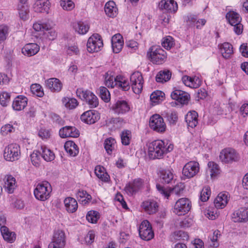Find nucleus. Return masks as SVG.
Wrapping results in <instances>:
<instances>
[{
	"label": "nucleus",
	"instance_id": "39448f33",
	"mask_svg": "<svg viewBox=\"0 0 248 248\" xmlns=\"http://www.w3.org/2000/svg\"><path fill=\"white\" fill-rule=\"evenodd\" d=\"M20 155L19 146L16 143L11 144L5 147L4 151V157L9 161H14L18 159Z\"/></svg>",
	"mask_w": 248,
	"mask_h": 248
},
{
	"label": "nucleus",
	"instance_id": "e2e57ef3",
	"mask_svg": "<svg viewBox=\"0 0 248 248\" xmlns=\"http://www.w3.org/2000/svg\"><path fill=\"white\" fill-rule=\"evenodd\" d=\"M124 119L120 117L110 118L106 121V124L108 125L110 124L121 125L124 123Z\"/></svg>",
	"mask_w": 248,
	"mask_h": 248
},
{
	"label": "nucleus",
	"instance_id": "5fc2aeb1",
	"mask_svg": "<svg viewBox=\"0 0 248 248\" xmlns=\"http://www.w3.org/2000/svg\"><path fill=\"white\" fill-rule=\"evenodd\" d=\"M61 6L64 10H71L75 7V4L72 0H61Z\"/></svg>",
	"mask_w": 248,
	"mask_h": 248
},
{
	"label": "nucleus",
	"instance_id": "4be33fe9",
	"mask_svg": "<svg viewBox=\"0 0 248 248\" xmlns=\"http://www.w3.org/2000/svg\"><path fill=\"white\" fill-rule=\"evenodd\" d=\"M229 198L228 193L223 192L219 193L214 202L215 207L219 209L224 208L228 203Z\"/></svg>",
	"mask_w": 248,
	"mask_h": 248
},
{
	"label": "nucleus",
	"instance_id": "79ce46f5",
	"mask_svg": "<svg viewBox=\"0 0 248 248\" xmlns=\"http://www.w3.org/2000/svg\"><path fill=\"white\" fill-rule=\"evenodd\" d=\"M192 222L191 218H178L175 224L177 227L186 228L190 226Z\"/></svg>",
	"mask_w": 248,
	"mask_h": 248
},
{
	"label": "nucleus",
	"instance_id": "69168bd1",
	"mask_svg": "<svg viewBox=\"0 0 248 248\" xmlns=\"http://www.w3.org/2000/svg\"><path fill=\"white\" fill-rule=\"evenodd\" d=\"M95 233L93 231H89L84 237L85 241L87 244H91L94 242Z\"/></svg>",
	"mask_w": 248,
	"mask_h": 248
},
{
	"label": "nucleus",
	"instance_id": "c85d7f7f",
	"mask_svg": "<svg viewBox=\"0 0 248 248\" xmlns=\"http://www.w3.org/2000/svg\"><path fill=\"white\" fill-rule=\"evenodd\" d=\"M222 56L225 59H229L233 54V47L232 45L227 42L224 43L219 46Z\"/></svg>",
	"mask_w": 248,
	"mask_h": 248
},
{
	"label": "nucleus",
	"instance_id": "473e14b6",
	"mask_svg": "<svg viewBox=\"0 0 248 248\" xmlns=\"http://www.w3.org/2000/svg\"><path fill=\"white\" fill-rule=\"evenodd\" d=\"M117 11V8L116 7L115 3L114 1H109L106 3L105 11L108 16L114 17L116 16Z\"/></svg>",
	"mask_w": 248,
	"mask_h": 248
},
{
	"label": "nucleus",
	"instance_id": "49530a36",
	"mask_svg": "<svg viewBox=\"0 0 248 248\" xmlns=\"http://www.w3.org/2000/svg\"><path fill=\"white\" fill-rule=\"evenodd\" d=\"M18 10L20 18L25 20L29 17V10L28 5H18Z\"/></svg>",
	"mask_w": 248,
	"mask_h": 248
},
{
	"label": "nucleus",
	"instance_id": "0e129e2a",
	"mask_svg": "<svg viewBox=\"0 0 248 248\" xmlns=\"http://www.w3.org/2000/svg\"><path fill=\"white\" fill-rule=\"evenodd\" d=\"M233 215L236 217H248V208H240L234 212Z\"/></svg>",
	"mask_w": 248,
	"mask_h": 248
},
{
	"label": "nucleus",
	"instance_id": "13d9d810",
	"mask_svg": "<svg viewBox=\"0 0 248 248\" xmlns=\"http://www.w3.org/2000/svg\"><path fill=\"white\" fill-rule=\"evenodd\" d=\"M164 95V93L161 91H156L150 95L151 100L154 103H158Z\"/></svg>",
	"mask_w": 248,
	"mask_h": 248
},
{
	"label": "nucleus",
	"instance_id": "1a4fd4ad",
	"mask_svg": "<svg viewBox=\"0 0 248 248\" xmlns=\"http://www.w3.org/2000/svg\"><path fill=\"white\" fill-rule=\"evenodd\" d=\"M130 82L133 92L136 94L140 93L144 83L141 73L140 72H134L130 77Z\"/></svg>",
	"mask_w": 248,
	"mask_h": 248
},
{
	"label": "nucleus",
	"instance_id": "393cba45",
	"mask_svg": "<svg viewBox=\"0 0 248 248\" xmlns=\"http://www.w3.org/2000/svg\"><path fill=\"white\" fill-rule=\"evenodd\" d=\"M46 85L52 92H59L62 88L61 82L56 78H51L47 80Z\"/></svg>",
	"mask_w": 248,
	"mask_h": 248
},
{
	"label": "nucleus",
	"instance_id": "6e6d98bb",
	"mask_svg": "<svg viewBox=\"0 0 248 248\" xmlns=\"http://www.w3.org/2000/svg\"><path fill=\"white\" fill-rule=\"evenodd\" d=\"M182 81L185 85L191 88L197 87V86L195 85V78L187 76H184L182 78Z\"/></svg>",
	"mask_w": 248,
	"mask_h": 248
},
{
	"label": "nucleus",
	"instance_id": "72a5a7b5",
	"mask_svg": "<svg viewBox=\"0 0 248 248\" xmlns=\"http://www.w3.org/2000/svg\"><path fill=\"white\" fill-rule=\"evenodd\" d=\"M171 77V73L169 70H161L156 76V81L157 82L163 83L169 81Z\"/></svg>",
	"mask_w": 248,
	"mask_h": 248
},
{
	"label": "nucleus",
	"instance_id": "20e7f679",
	"mask_svg": "<svg viewBox=\"0 0 248 248\" xmlns=\"http://www.w3.org/2000/svg\"><path fill=\"white\" fill-rule=\"evenodd\" d=\"M51 192L50 185L47 182L39 184L34 190L35 198L40 201H45L47 200Z\"/></svg>",
	"mask_w": 248,
	"mask_h": 248
},
{
	"label": "nucleus",
	"instance_id": "f03ea898",
	"mask_svg": "<svg viewBox=\"0 0 248 248\" xmlns=\"http://www.w3.org/2000/svg\"><path fill=\"white\" fill-rule=\"evenodd\" d=\"M147 55L151 59V61L156 64L163 63L167 58L166 51L158 46H152Z\"/></svg>",
	"mask_w": 248,
	"mask_h": 248
},
{
	"label": "nucleus",
	"instance_id": "ea45409f",
	"mask_svg": "<svg viewBox=\"0 0 248 248\" xmlns=\"http://www.w3.org/2000/svg\"><path fill=\"white\" fill-rule=\"evenodd\" d=\"M226 19L229 23L232 25H233L236 23L241 22V18L239 14L233 11L228 12L226 16Z\"/></svg>",
	"mask_w": 248,
	"mask_h": 248
},
{
	"label": "nucleus",
	"instance_id": "3c124183",
	"mask_svg": "<svg viewBox=\"0 0 248 248\" xmlns=\"http://www.w3.org/2000/svg\"><path fill=\"white\" fill-rule=\"evenodd\" d=\"M31 90L33 94L38 97H42L44 94L42 87L39 84H32L31 86Z\"/></svg>",
	"mask_w": 248,
	"mask_h": 248
},
{
	"label": "nucleus",
	"instance_id": "ddd939ff",
	"mask_svg": "<svg viewBox=\"0 0 248 248\" xmlns=\"http://www.w3.org/2000/svg\"><path fill=\"white\" fill-rule=\"evenodd\" d=\"M220 160L223 163H230L233 161H237L238 159V155L232 149H225L220 153Z\"/></svg>",
	"mask_w": 248,
	"mask_h": 248
},
{
	"label": "nucleus",
	"instance_id": "338daca9",
	"mask_svg": "<svg viewBox=\"0 0 248 248\" xmlns=\"http://www.w3.org/2000/svg\"><path fill=\"white\" fill-rule=\"evenodd\" d=\"M184 184L180 183L176 185L171 190V193L175 195H179L183 191L184 189Z\"/></svg>",
	"mask_w": 248,
	"mask_h": 248
},
{
	"label": "nucleus",
	"instance_id": "37998d69",
	"mask_svg": "<svg viewBox=\"0 0 248 248\" xmlns=\"http://www.w3.org/2000/svg\"><path fill=\"white\" fill-rule=\"evenodd\" d=\"M208 171L211 178H213L219 173L218 165L214 162H209L208 163Z\"/></svg>",
	"mask_w": 248,
	"mask_h": 248
},
{
	"label": "nucleus",
	"instance_id": "b1692460",
	"mask_svg": "<svg viewBox=\"0 0 248 248\" xmlns=\"http://www.w3.org/2000/svg\"><path fill=\"white\" fill-rule=\"evenodd\" d=\"M170 240L175 243L178 241H187L189 239V235L186 232L183 231H177L172 232L170 236Z\"/></svg>",
	"mask_w": 248,
	"mask_h": 248
},
{
	"label": "nucleus",
	"instance_id": "f3484780",
	"mask_svg": "<svg viewBox=\"0 0 248 248\" xmlns=\"http://www.w3.org/2000/svg\"><path fill=\"white\" fill-rule=\"evenodd\" d=\"M111 109L118 114H124L129 111L130 106L126 101L120 100L112 105Z\"/></svg>",
	"mask_w": 248,
	"mask_h": 248
},
{
	"label": "nucleus",
	"instance_id": "864d4df0",
	"mask_svg": "<svg viewBox=\"0 0 248 248\" xmlns=\"http://www.w3.org/2000/svg\"><path fill=\"white\" fill-rule=\"evenodd\" d=\"M10 100V95L7 92H2L0 94V104L3 107L7 106Z\"/></svg>",
	"mask_w": 248,
	"mask_h": 248
},
{
	"label": "nucleus",
	"instance_id": "8fccbe9b",
	"mask_svg": "<svg viewBox=\"0 0 248 248\" xmlns=\"http://www.w3.org/2000/svg\"><path fill=\"white\" fill-rule=\"evenodd\" d=\"M51 28V25L48 23L41 24L40 23H35L33 25V28L37 31H49V30H50Z\"/></svg>",
	"mask_w": 248,
	"mask_h": 248
},
{
	"label": "nucleus",
	"instance_id": "f8f14e48",
	"mask_svg": "<svg viewBox=\"0 0 248 248\" xmlns=\"http://www.w3.org/2000/svg\"><path fill=\"white\" fill-rule=\"evenodd\" d=\"M200 166L196 161H189L183 167V174L187 178H191L195 176L199 171Z\"/></svg>",
	"mask_w": 248,
	"mask_h": 248
},
{
	"label": "nucleus",
	"instance_id": "6ab92c4d",
	"mask_svg": "<svg viewBox=\"0 0 248 248\" xmlns=\"http://www.w3.org/2000/svg\"><path fill=\"white\" fill-rule=\"evenodd\" d=\"M161 10H165L169 13H174L178 9L177 3L173 0H162L158 4Z\"/></svg>",
	"mask_w": 248,
	"mask_h": 248
},
{
	"label": "nucleus",
	"instance_id": "c03bdc74",
	"mask_svg": "<svg viewBox=\"0 0 248 248\" xmlns=\"http://www.w3.org/2000/svg\"><path fill=\"white\" fill-rule=\"evenodd\" d=\"M115 140L113 138H108L105 140L104 142V147L108 153L110 155L113 150L114 149L115 145Z\"/></svg>",
	"mask_w": 248,
	"mask_h": 248
},
{
	"label": "nucleus",
	"instance_id": "a19ab883",
	"mask_svg": "<svg viewBox=\"0 0 248 248\" xmlns=\"http://www.w3.org/2000/svg\"><path fill=\"white\" fill-rule=\"evenodd\" d=\"M42 153L41 156L46 161H51L55 157L54 154L49 149L46 147H42Z\"/></svg>",
	"mask_w": 248,
	"mask_h": 248
},
{
	"label": "nucleus",
	"instance_id": "680f3d73",
	"mask_svg": "<svg viewBox=\"0 0 248 248\" xmlns=\"http://www.w3.org/2000/svg\"><path fill=\"white\" fill-rule=\"evenodd\" d=\"M162 45L167 49H170L173 45V38L170 36H168L163 38Z\"/></svg>",
	"mask_w": 248,
	"mask_h": 248
},
{
	"label": "nucleus",
	"instance_id": "052dcab7",
	"mask_svg": "<svg viewBox=\"0 0 248 248\" xmlns=\"http://www.w3.org/2000/svg\"><path fill=\"white\" fill-rule=\"evenodd\" d=\"M167 120L170 124H175L178 120L177 113L175 111H171L166 114Z\"/></svg>",
	"mask_w": 248,
	"mask_h": 248
},
{
	"label": "nucleus",
	"instance_id": "bf43d9fd",
	"mask_svg": "<svg viewBox=\"0 0 248 248\" xmlns=\"http://www.w3.org/2000/svg\"><path fill=\"white\" fill-rule=\"evenodd\" d=\"M211 191L209 186H205L203 188L201 193V200L202 202L207 201L210 196Z\"/></svg>",
	"mask_w": 248,
	"mask_h": 248
},
{
	"label": "nucleus",
	"instance_id": "c9c22d12",
	"mask_svg": "<svg viewBox=\"0 0 248 248\" xmlns=\"http://www.w3.org/2000/svg\"><path fill=\"white\" fill-rule=\"evenodd\" d=\"M160 177L162 183H170L173 179L174 175L169 170H162L160 171Z\"/></svg>",
	"mask_w": 248,
	"mask_h": 248
},
{
	"label": "nucleus",
	"instance_id": "f257e3e1",
	"mask_svg": "<svg viewBox=\"0 0 248 248\" xmlns=\"http://www.w3.org/2000/svg\"><path fill=\"white\" fill-rule=\"evenodd\" d=\"M164 142L156 140L149 144L148 156L151 159H160L164 155Z\"/></svg>",
	"mask_w": 248,
	"mask_h": 248
},
{
	"label": "nucleus",
	"instance_id": "7ed1b4c3",
	"mask_svg": "<svg viewBox=\"0 0 248 248\" xmlns=\"http://www.w3.org/2000/svg\"><path fill=\"white\" fill-rule=\"evenodd\" d=\"M76 93L81 100L86 101L90 108H94L98 106V98L91 92L79 88L77 90Z\"/></svg>",
	"mask_w": 248,
	"mask_h": 248
},
{
	"label": "nucleus",
	"instance_id": "9d476101",
	"mask_svg": "<svg viewBox=\"0 0 248 248\" xmlns=\"http://www.w3.org/2000/svg\"><path fill=\"white\" fill-rule=\"evenodd\" d=\"M149 125L151 129L162 133L166 130V126L163 118L159 114H154L150 119Z\"/></svg>",
	"mask_w": 248,
	"mask_h": 248
},
{
	"label": "nucleus",
	"instance_id": "4468645a",
	"mask_svg": "<svg viewBox=\"0 0 248 248\" xmlns=\"http://www.w3.org/2000/svg\"><path fill=\"white\" fill-rule=\"evenodd\" d=\"M171 97L182 105H187L190 100V95L186 92L176 90L171 93Z\"/></svg>",
	"mask_w": 248,
	"mask_h": 248
},
{
	"label": "nucleus",
	"instance_id": "2f4dec72",
	"mask_svg": "<svg viewBox=\"0 0 248 248\" xmlns=\"http://www.w3.org/2000/svg\"><path fill=\"white\" fill-rule=\"evenodd\" d=\"M64 148L71 156H75L78 153V146L73 141H66L64 144Z\"/></svg>",
	"mask_w": 248,
	"mask_h": 248
},
{
	"label": "nucleus",
	"instance_id": "e433bc0d",
	"mask_svg": "<svg viewBox=\"0 0 248 248\" xmlns=\"http://www.w3.org/2000/svg\"><path fill=\"white\" fill-rule=\"evenodd\" d=\"M94 172L97 177L104 182H108L109 180V175L105 171V168L101 166H97L95 168Z\"/></svg>",
	"mask_w": 248,
	"mask_h": 248
},
{
	"label": "nucleus",
	"instance_id": "4d7b16f0",
	"mask_svg": "<svg viewBox=\"0 0 248 248\" xmlns=\"http://www.w3.org/2000/svg\"><path fill=\"white\" fill-rule=\"evenodd\" d=\"M8 31L9 28L8 26L4 25H0V43L6 39Z\"/></svg>",
	"mask_w": 248,
	"mask_h": 248
},
{
	"label": "nucleus",
	"instance_id": "412c9836",
	"mask_svg": "<svg viewBox=\"0 0 248 248\" xmlns=\"http://www.w3.org/2000/svg\"><path fill=\"white\" fill-rule=\"evenodd\" d=\"M40 50V46L36 43L26 44L22 48V53L25 56L30 57L37 54Z\"/></svg>",
	"mask_w": 248,
	"mask_h": 248
},
{
	"label": "nucleus",
	"instance_id": "f704fd0d",
	"mask_svg": "<svg viewBox=\"0 0 248 248\" xmlns=\"http://www.w3.org/2000/svg\"><path fill=\"white\" fill-rule=\"evenodd\" d=\"M77 198L83 204L88 203L92 200V196L86 191L79 190L77 193Z\"/></svg>",
	"mask_w": 248,
	"mask_h": 248
},
{
	"label": "nucleus",
	"instance_id": "dca6fc26",
	"mask_svg": "<svg viewBox=\"0 0 248 248\" xmlns=\"http://www.w3.org/2000/svg\"><path fill=\"white\" fill-rule=\"evenodd\" d=\"M143 181L141 179H135L132 183L127 184L124 190L129 195H132L138 191L143 186Z\"/></svg>",
	"mask_w": 248,
	"mask_h": 248
},
{
	"label": "nucleus",
	"instance_id": "6e6552de",
	"mask_svg": "<svg viewBox=\"0 0 248 248\" xmlns=\"http://www.w3.org/2000/svg\"><path fill=\"white\" fill-rule=\"evenodd\" d=\"M103 46V43L100 36L98 34H93L88 39L87 49L90 53L96 52L100 50Z\"/></svg>",
	"mask_w": 248,
	"mask_h": 248
},
{
	"label": "nucleus",
	"instance_id": "cd10ccee",
	"mask_svg": "<svg viewBox=\"0 0 248 248\" xmlns=\"http://www.w3.org/2000/svg\"><path fill=\"white\" fill-rule=\"evenodd\" d=\"M0 232L3 239L9 243H13L16 239V234L13 232H10L8 228L5 226H1Z\"/></svg>",
	"mask_w": 248,
	"mask_h": 248
},
{
	"label": "nucleus",
	"instance_id": "4c0bfd02",
	"mask_svg": "<svg viewBox=\"0 0 248 248\" xmlns=\"http://www.w3.org/2000/svg\"><path fill=\"white\" fill-rule=\"evenodd\" d=\"M121 78V77L117 76L114 77L109 75L108 73L105 75V85L108 88H114L117 86L118 80Z\"/></svg>",
	"mask_w": 248,
	"mask_h": 248
},
{
	"label": "nucleus",
	"instance_id": "2eb2a0df",
	"mask_svg": "<svg viewBox=\"0 0 248 248\" xmlns=\"http://www.w3.org/2000/svg\"><path fill=\"white\" fill-rule=\"evenodd\" d=\"M100 119L99 113L94 110H89L84 112L80 116V119L87 124H93Z\"/></svg>",
	"mask_w": 248,
	"mask_h": 248
},
{
	"label": "nucleus",
	"instance_id": "a18cd8bd",
	"mask_svg": "<svg viewBox=\"0 0 248 248\" xmlns=\"http://www.w3.org/2000/svg\"><path fill=\"white\" fill-rule=\"evenodd\" d=\"M62 102L65 106L69 109H74L78 105V101L75 98H64Z\"/></svg>",
	"mask_w": 248,
	"mask_h": 248
},
{
	"label": "nucleus",
	"instance_id": "09e8293b",
	"mask_svg": "<svg viewBox=\"0 0 248 248\" xmlns=\"http://www.w3.org/2000/svg\"><path fill=\"white\" fill-rule=\"evenodd\" d=\"M41 153L38 151H34L31 155V160L32 162V164L36 167H38L40 164L41 162Z\"/></svg>",
	"mask_w": 248,
	"mask_h": 248
},
{
	"label": "nucleus",
	"instance_id": "0eeeda50",
	"mask_svg": "<svg viewBox=\"0 0 248 248\" xmlns=\"http://www.w3.org/2000/svg\"><path fill=\"white\" fill-rule=\"evenodd\" d=\"M191 208L190 202L187 198H181L178 200L174 206L173 212L178 216H184Z\"/></svg>",
	"mask_w": 248,
	"mask_h": 248
},
{
	"label": "nucleus",
	"instance_id": "423d86ee",
	"mask_svg": "<svg viewBox=\"0 0 248 248\" xmlns=\"http://www.w3.org/2000/svg\"><path fill=\"white\" fill-rule=\"evenodd\" d=\"M66 244L65 233L62 230L54 232L51 242L49 244L48 248H64Z\"/></svg>",
	"mask_w": 248,
	"mask_h": 248
},
{
	"label": "nucleus",
	"instance_id": "9b49d317",
	"mask_svg": "<svg viewBox=\"0 0 248 248\" xmlns=\"http://www.w3.org/2000/svg\"><path fill=\"white\" fill-rule=\"evenodd\" d=\"M139 231L140 236L143 240L149 241L154 236V233L152 230L151 225L147 220H144L141 222Z\"/></svg>",
	"mask_w": 248,
	"mask_h": 248
},
{
	"label": "nucleus",
	"instance_id": "774afa93",
	"mask_svg": "<svg viewBox=\"0 0 248 248\" xmlns=\"http://www.w3.org/2000/svg\"><path fill=\"white\" fill-rule=\"evenodd\" d=\"M14 128L13 125L10 124H7L2 126L1 128V133L3 135H6L8 133L13 132Z\"/></svg>",
	"mask_w": 248,
	"mask_h": 248
},
{
	"label": "nucleus",
	"instance_id": "a211bd4d",
	"mask_svg": "<svg viewBox=\"0 0 248 248\" xmlns=\"http://www.w3.org/2000/svg\"><path fill=\"white\" fill-rule=\"evenodd\" d=\"M59 135L62 138L66 137L77 138L79 135V132L75 126H66L60 130Z\"/></svg>",
	"mask_w": 248,
	"mask_h": 248
},
{
	"label": "nucleus",
	"instance_id": "bb28decb",
	"mask_svg": "<svg viewBox=\"0 0 248 248\" xmlns=\"http://www.w3.org/2000/svg\"><path fill=\"white\" fill-rule=\"evenodd\" d=\"M4 188L9 193H12L16 187V179L11 175H6L4 179Z\"/></svg>",
	"mask_w": 248,
	"mask_h": 248
},
{
	"label": "nucleus",
	"instance_id": "aec40b11",
	"mask_svg": "<svg viewBox=\"0 0 248 248\" xmlns=\"http://www.w3.org/2000/svg\"><path fill=\"white\" fill-rule=\"evenodd\" d=\"M27 103L28 99L26 97L23 95H18L15 98L13 102L12 107L15 110L20 111L24 109L27 106Z\"/></svg>",
	"mask_w": 248,
	"mask_h": 248
},
{
	"label": "nucleus",
	"instance_id": "7c9ffc66",
	"mask_svg": "<svg viewBox=\"0 0 248 248\" xmlns=\"http://www.w3.org/2000/svg\"><path fill=\"white\" fill-rule=\"evenodd\" d=\"M64 204L66 210L69 213L75 212L78 207L77 201L71 197L66 198L64 200Z\"/></svg>",
	"mask_w": 248,
	"mask_h": 248
},
{
	"label": "nucleus",
	"instance_id": "de8ad7c7",
	"mask_svg": "<svg viewBox=\"0 0 248 248\" xmlns=\"http://www.w3.org/2000/svg\"><path fill=\"white\" fill-rule=\"evenodd\" d=\"M122 143L123 145H128L130 143L131 139V132L128 130H125L122 132L121 135Z\"/></svg>",
	"mask_w": 248,
	"mask_h": 248
},
{
	"label": "nucleus",
	"instance_id": "c756f323",
	"mask_svg": "<svg viewBox=\"0 0 248 248\" xmlns=\"http://www.w3.org/2000/svg\"><path fill=\"white\" fill-rule=\"evenodd\" d=\"M49 0H37L34 4V8L39 12L48 13L49 9Z\"/></svg>",
	"mask_w": 248,
	"mask_h": 248
},
{
	"label": "nucleus",
	"instance_id": "58836bf2",
	"mask_svg": "<svg viewBox=\"0 0 248 248\" xmlns=\"http://www.w3.org/2000/svg\"><path fill=\"white\" fill-rule=\"evenodd\" d=\"M73 27L75 31L80 34H85L89 29L88 25L81 21L73 23Z\"/></svg>",
	"mask_w": 248,
	"mask_h": 248
},
{
	"label": "nucleus",
	"instance_id": "a878e982",
	"mask_svg": "<svg viewBox=\"0 0 248 248\" xmlns=\"http://www.w3.org/2000/svg\"><path fill=\"white\" fill-rule=\"evenodd\" d=\"M198 114L195 111L189 112L186 116L185 119L187 126L191 128L196 127L198 123Z\"/></svg>",
	"mask_w": 248,
	"mask_h": 248
},
{
	"label": "nucleus",
	"instance_id": "5701e85b",
	"mask_svg": "<svg viewBox=\"0 0 248 248\" xmlns=\"http://www.w3.org/2000/svg\"><path fill=\"white\" fill-rule=\"evenodd\" d=\"M145 211L149 215H153L158 210V204L155 201H147L142 202V204Z\"/></svg>",
	"mask_w": 248,
	"mask_h": 248
},
{
	"label": "nucleus",
	"instance_id": "603ef678",
	"mask_svg": "<svg viewBox=\"0 0 248 248\" xmlns=\"http://www.w3.org/2000/svg\"><path fill=\"white\" fill-rule=\"evenodd\" d=\"M100 96L102 100L108 102L110 100V93L108 89L105 87H100Z\"/></svg>",
	"mask_w": 248,
	"mask_h": 248
}]
</instances>
